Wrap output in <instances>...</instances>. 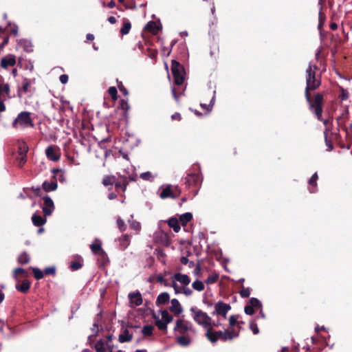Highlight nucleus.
<instances>
[{"instance_id":"1","label":"nucleus","mask_w":352,"mask_h":352,"mask_svg":"<svg viewBox=\"0 0 352 352\" xmlns=\"http://www.w3.org/2000/svg\"><path fill=\"white\" fill-rule=\"evenodd\" d=\"M316 69L317 67L311 64L309 65L306 69L305 98L309 103V109L314 111L319 120H322L323 96L320 94H317L314 101H312L310 94L311 91L316 89L321 84L320 76L316 77Z\"/></svg>"},{"instance_id":"2","label":"nucleus","mask_w":352,"mask_h":352,"mask_svg":"<svg viewBox=\"0 0 352 352\" xmlns=\"http://www.w3.org/2000/svg\"><path fill=\"white\" fill-rule=\"evenodd\" d=\"M190 312L194 321L205 329L206 328H213L221 325V322L219 320H212L207 313L197 307H190Z\"/></svg>"},{"instance_id":"3","label":"nucleus","mask_w":352,"mask_h":352,"mask_svg":"<svg viewBox=\"0 0 352 352\" xmlns=\"http://www.w3.org/2000/svg\"><path fill=\"white\" fill-rule=\"evenodd\" d=\"M12 126L14 128H27L34 126L30 113L28 111L21 112L12 122Z\"/></svg>"},{"instance_id":"4","label":"nucleus","mask_w":352,"mask_h":352,"mask_svg":"<svg viewBox=\"0 0 352 352\" xmlns=\"http://www.w3.org/2000/svg\"><path fill=\"white\" fill-rule=\"evenodd\" d=\"M171 70L175 84L177 85H182L186 74L184 67L179 62L173 60H172Z\"/></svg>"},{"instance_id":"5","label":"nucleus","mask_w":352,"mask_h":352,"mask_svg":"<svg viewBox=\"0 0 352 352\" xmlns=\"http://www.w3.org/2000/svg\"><path fill=\"white\" fill-rule=\"evenodd\" d=\"M10 98V85L4 82L3 78L0 77V112H3L6 110L4 101Z\"/></svg>"},{"instance_id":"6","label":"nucleus","mask_w":352,"mask_h":352,"mask_svg":"<svg viewBox=\"0 0 352 352\" xmlns=\"http://www.w3.org/2000/svg\"><path fill=\"white\" fill-rule=\"evenodd\" d=\"M230 305L224 303L221 301L217 302L214 305V310L212 313V315H217L226 319L228 312L230 310Z\"/></svg>"},{"instance_id":"7","label":"nucleus","mask_w":352,"mask_h":352,"mask_svg":"<svg viewBox=\"0 0 352 352\" xmlns=\"http://www.w3.org/2000/svg\"><path fill=\"white\" fill-rule=\"evenodd\" d=\"M45 155L49 160L57 162L60 157V148L57 146H50L45 149Z\"/></svg>"},{"instance_id":"8","label":"nucleus","mask_w":352,"mask_h":352,"mask_svg":"<svg viewBox=\"0 0 352 352\" xmlns=\"http://www.w3.org/2000/svg\"><path fill=\"white\" fill-rule=\"evenodd\" d=\"M129 306L132 308L140 306L142 304L143 300L140 292H135L129 294Z\"/></svg>"},{"instance_id":"9","label":"nucleus","mask_w":352,"mask_h":352,"mask_svg":"<svg viewBox=\"0 0 352 352\" xmlns=\"http://www.w3.org/2000/svg\"><path fill=\"white\" fill-rule=\"evenodd\" d=\"M43 211L45 216L50 215L54 210V205L52 199L49 196L43 197Z\"/></svg>"},{"instance_id":"10","label":"nucleus","mask_w":352,"mask_h":352,"mask_svg":"<svg viewBox=\"0 0 352 352\" xmlns=\"http://www.w3.org/2000/svg\"><path fill=\"white\" fill-rule=\"evenodd\" d=\"M15 64V56L12 54H8L1 60V67L3 69H8L9 67H13Z\"/></svg>"},{"instance_id":"11","label":"nucleus","mask_w":352,"mask_h":352,"mask_svg":"<svg viewBox=\"0 0 352 352\" xmlns=\"http://www.w3.org/2000/svg\"><path fill=\"white\" fill-rule=\"evenodd\" d=\"M171 280L180 283L182 286H188L190 283V278L188 275L179 272L175 273L171 277Z\"/></svg>"},{"instance_id":"12","label":"nucleus","mask_w":352,"mask_h":352,"mask_svg":"<svg viewBox=\"0 0 352 352\" xmlns=\"http://www.w3.org/2000/svg\"><path fill=\"white\" fill-rule=\"evenodd\" d=\"M213 328H206V336L212 343L216 342L218 339L221 338V331H214Z\"/></svg>"},{"instance_id":"13","label":"nucleus","mask_w":352,"mask_h":352,"mask_svg":"<svg viewBox=\"0 0 352 352\" xmlns=\"http://www.w3.org/2000/svg\"><path fill=\"white\" fill-rule=\"evenodd\" d=\"M192 328V324L183 320H177L176 322L175 329L181 333H184Z\"/></svg>"},{"instance_id":"14","label":"nucleus","mask_w":352,"mask_h":352,"mask_svg":"<svg viewBox=\"0 0 352 352\" xmlns=\"http://www.w3.org/2000/svg\"><path fill=\"white\" fill-rule=\"evenodd\" d=\"M170 311L173 312L175 316H179L183 311V308L180 305L177 299L173 298L171 300V306L170 307Z\"/></svg>"},{"instance_id":"15","label":"nucleus","mask_w":352,"mask_h":352,"mask_svg":"<svg viewBox=\"0 0 352 352\" xmlns=\"http://www.w3.org/2000/svg\"><path fill=\"white\" fill-rule=\"evenodd\" d=\"M160 197L161 199H164L166 198H175L176 196L174 195V192L171 189L170 185H166V186L162 188L161 192L160 193Z\"/></svg>"},{"instance_id":"16","label":"nucleus","mask_w":352,"mask_h":352,"mask_svg":"<svg viewBox=\"0 0 352 352\" xmlns=\"http://www.w3.org/2000/svg\"><path fill=\"white\" fill-rule=\"evenodd\" d=\"M127 179H129V181L135 180V178L133 175H129L128 177L125 175H123L122 176V181L116 184V187L117 188H121L123 191H124L128 184Z\"/></svg>"},{"instance_id":"17","label":"nucleus","mask_w":352,"mask_h":352,"mask_svg":"<svg viewBox=\"0 0 352 352\" xmlns=\"http://www.w3.org/2000/svg\"><path fill=\"white\" fill-rule=\"evenodd\" d=\"M201 181V176L198 173L188 174L186 177V182L189 185H198Z\"/></svg>"},{"instance_id":"18","label":"nucleus","mask_w":352,"mask_h":352,"mask_svg":"<svg viewBox=\"0 0 352 352\" xmlns=\"http://www.w3.org/2000/svg\"><path fill=\"white\" fill-rule=\"evenodd\" d=\"M238 336L239 333L236 332L234 330L224 331H221V339L223 341L231 340L234 338H236Z\"/></svg>"},{"instance_id":"19","label":"nucleus","mask_w":352,"mask_h":352,"mask_svg":"<svg viewBox=\"0 0 352 352\" xmlns=\"http://www.w3.org/2000/svg\"><path fill=\"white\" fill-rule=\"evenodd\" d=\"M318 178V174L317 173H315L308 181V184L309 186V190L311 193L316 192Z\"/></svg>"},{"instance_id":"20","label":"nucleus","mask_w":352,"mask_h":352,"mask_svg":"<svg viewBox=\"0 0 352 352\" xmlns=\"http://www.w3.org/2000/svg\"><path fill=\"white\" fill-rule=\"evenodd\" d=\"M90 248L91 252L96 255L100 252V251H102L103 250L102 248L101 241L98 239H96L95 241L91 244Z\"/></svg>"},{"instance_id":"21","label":"nucleus","mask_w":352,"mask_h":352,"mask_svg":"<svg viewBox=\"0 0 352 352\" xmlns=\"http://www.w3.org/2000/svg\"><path fill=\"white\" fill-rule=\"evenodd\" d=\"M170 296L167 292L161 293L157 298L156 304L157 305H164L168 302Z\"/></svg>"},{"instance_id":"22","label":"nucleus","mask_w":352,"mask_h":352,"mask_svg":"<svg viewBox=\"0 0 352 352\" xmlns=\"http://www.w3.org/2000/svg\"><path fill=\"white\" fill-rule=\"evenodd\" d=\"M118 242L121 249L124 250L128 247V245L130 243L129 236L126 234L122 235L121 237L119 238Z\"/></svg>"},{"instance_id":"23","label":"nucleus","mask_w":352,"mask_h":352,"mask_svg":"<svg viewBox=\"0 0 352 352\" xmlns=\"http://www.w3.org/2000/svg\"><path fill=\"white\" fill-rule=\"evenodd\" d=\"M58 187L57 183L55 182H44L43 183V188L46 192L55 190Z\"/></svg>"},{"instance_id":"24","label":"nucleus","mask_w":352,"mask_h":352,"mask_svg":"<svg viewBox=\"0 0 352 352\" xmlns=\"http://www.w3.org/2000/svg\"><path fill=\"white\" fill-rule=\"evenodd\" d=\"M192 219V214L191 212H186L182 214L179 217V221L182 226H185L189 221Z\"/></svg>"},{"instance_id":"25","label":"nucleus","mask_w":352,"mask_h":352,"mask_svg":"<svg viewBox=\"0 0 352 352\" xmlns=\"http://www.w3.org/2000/svg\"><path fill=\"white\" fill-rule=\"evenodd\" d=\"M32 222L36 226H41L45 223L46 219L36 214H33L32 217Z\"/></svg>"},{"instance_id":"26","label":"nucleus","mask_w":352,"mask_h":352,"mask_svg":"<svg viewBox=\"0 0 352 352\" xmlns=\"http://www.w3.org/2000/svg\"><path fill=\"white\" fill-rule=\"evenodd\" d=\"M168 224L175 232H178L180 230V226L177 219L171 217L168 221Z\"/></svg>"},{"instance_id":"27","label":"nucleus","mask_w":352,"mask_h":352,"mask_svg":"<svg viewBox=\"0 0 352 352\" xmlns=\"http://www.w3.org/2000/svg\"><path fill=\"white\" fill-rule=\"evenodd\" d=\"M132 339V335L129 333L127 329H125L122 333L119 336V341L121 343L129 342Z\"/></svg>"},{"instance_id":"28","label":"nucleus","mask_w":352,"mask_h":352,"mask_svg":"<svg viewBox=\"0 0 352 352\" xmlns=\"http://www.w3.org/2000/svg\"><path fill=\"white\" fill-rule=\"evenodd\" d=\"M146 30L152 32L153 34H157L159 27L154 21H149L145 26Z\"/></svg>"},{"instance_id":"29","label":"nucleus","mask_w":352,"mask_h":352,"mask_svg":"<svg viewBox=\"0 0 352 352\" xmlns=\"http://www.w3.org/2000/svg\"><path fill=\"white\" fill-rule=\"evenodd\" d=\"M106 344V342L100 339L95 344L94 349L96 352H105Z\"/></svg>"},{"instance_id":"30","label":"nucleus","mask_w":352,"mask_h":352,"mask_svg":"<svg viewBox=\"0 0 352 352\" xmlns=\"http://www.w3.org/2000/svg\"><path fill=\"white\" fill-rule=\"evenodd\" d=\"M160 319L164 321V322H166L167 324L170 323L173 319V316L168 312L167 310L160 311Z\"/></svg>"},{"instance_id":"31","label":"nucleus","mask_w":352,"mask_h":352,"mask_svg":"<svg viewBox=\"0 0 352 352\" xmlns=\"http://www.w3.org/2000/svg\"><path fill=\"white\" fill-rule=\"evenodd\" d=\"M30 287V282L27 280H24L22 282L21 285H16V288L17 290H19L23 293H26L29 290Z\"/></svg>"},{"instance_id":"32","label":"nucleus","mask_w":352,"mask_h":352,"mask_svg":"<svg viewBox=\"0 0 352 352\" xmlns=\"http://www.w3.org/2000/svg\"><path fill=\"white\" fill-rule=\"evenodd\" d=\"M154 318L155 320V324L160 330H166L167 329V324L160 319L159 316L154 315Z\"/></svg>"},{"instance_id":"33","label":"nucleus","mask_w":352,"mask_h":352,"mask_svg":"<svg viewBox=\"0 0 352 352\" xmlns=\"http://www.w3.org/2000/svg\"><path fill=\"white\" fill-rule=\"evenodd\" d=\"M140 177L145 181L152 182L154 180L155 175H154L151 172L146 171L140 174Z\"/></svg>"},{"instance_id":"34","label":"nucleus","mask_w":352,"mask_h":352,"mask_svg":"<svg viewBox=\"0 0 352 352\" xmlns=\"http://www.w3.org/2000/svg\"><path fill=\"white\" fill-rule=\"evenodd\" d=\"M248 304L250 305L254 309H261L262 308L261 302H260V300H258L256 298H250Z\"/></svg>"},{"instance_id":"35","label":"nucleus","mask_w":352,"mask_h":352,"mask_svg":"<svg viewBox=\"0 0 352 352\" xmlns=\"http://www.w3.org/2000/svg\"><path fill=\"white\" fill-rule=\"evenodd\" d=\"M177 342L183 346H188L190 343V338L186 336L177 337Z\"/></svg>"},{"instance_id":"36","label":"nucleus","mask_w":352,"mask_h":352,"mask_svg":"<svg viewBox=\"0 0 352 352\" xmlns=\"http://www.w3.org/2000/svg\"><path fill=\"white\" fill-rule=\"evenodd\" d=\"M192 287L195 290H197L198 292L203 291L205 287L204 284L201 280H199L194 281L192 283Z\"/></svg>"},{"instance_id":"37","label":"nucleus","mask_w":352,"mask_h":352,"mask_svg":"<svg viewBox=\"0 0 352 352\" xmlns=\"http://www.w3.org/2000/svg\"><path fill=\"white\" fill-rule=\"evenodd\" d=\"M98 257V260L101 262L102 265H105L108 262V257L106 252L102 250L96 254Z\"/></svg>"},{"instance_id":"38","label":"nucleus","mask_w":352,"mask_h":352,"mask_svg":"<svg viewBox=\"0 0 352 352\" xmlns=\"http://www.w3.org/2000/svg\"><path fill=\"white\" fill-rule=\"evenodd\" d=\"M18 261L21 264L28 263L30 261V256L27 253L23 252L19 256Z\"/></svg>"},{"instance_id":"39","label":"nucleus","mask_w":352,"mask_h":352,"mask_svg":"<svg viewBox=\"0 0 352 352\" xmlns=\"http://www.w3.org/2000/svg\"><path fill=\"white\" fill-rule=\"evenodd\" d=\"M28 146L25 142H21L19 146V155H26L28 151Z\"/></svg>"},{"instance_id":"40","label":"nucleus","mask_w":352,"mask_h":352,"mask_svg":"<svg viewBox=\"0 0 352 352\" xmlns=\"http://www.w3.org/2000/svg\"><path fill=\"white\" fill-rule=\"evenodd\" d=\"M130 224V228L134 230L137 233H138L141 230V225L139 222L135 221H129Z\"/></svg>"},{"instance_id":"41","label":"nucleus","mask_w":352,"mask_h":352,"mask_svg":"<svg viewBox=\"0 0 352 352\" xmlns=\"http://www.w3.org/2000/svg\"><path fill=\"white\" fill-rule=\"evenodd\" d=\"M131 28V23L129 21L125 22L123 24V26L120 30L121 34L123 35L127 34L129 32Z\"/></svg>"},{"instance_id":"42","label":"nucleus","mask_w":352,"mask_h":352,"mask_svg":"<svg viewBox=\"0 0 352 352\" xmlns=\"http://www.w3.org/2000/svg\"><path fill=\"white\" fill-rule=\"evenodd\" d=\"M153 327L152 325H146L142 328V332L145 336H151L153 333Z\"/></svg>"},{"instance_id":"43","label":"nucleus","mask_w":352,"mask_h":352,"mask_svg":"<svg viewBox=\"0 0 352 352\" xmlns=\"http://www.w3.org/2000/svg\"><path fill=\"white\" fill-rule=\"evenodd\" d=\"M172 280L171 287L173 288L175 293L176 294H182V286L179 285L177 283V282L175 281L174 280Z\"/></svg>"},{"instance_id":"44","label":"nucleus","mask_w":352,"mask_h":352,"mask_svg":"<svg viewBox=\"0 0 352 352\" xmlns=\"http://www.w3.org/2000/svg\"><path fill=\"white\" fill-rule=\"evenodd\" d=\"M33 274L36 279L39 280L43 277V272L38 268H32Z\"/></svg>"},{"instance_id":"45","label":"nucleus","mask_w":352,"mask_h":352,"mask_svg":"<svg viewBox=\"0 0 352 352\" xmlns=\"http://www.w3.org/2000/svg\"><path fill=\"white\" fill-rule=\"evenodd\" d=\"M214 101H215V96L214 95L213 97L212 98L211 100H210V102L209 105H207L206 104H201L200 105L202 107V109H207L208 111H211V110L212 109V107H213V105L214 104Z\"/></svg>"},{"instance_id":"46","label":"nucleus","mask_w":352,"mask_h":352,"mask_svg":"<svg viewBox=\"0 0 352 352\" xmlns=\"http://www.w3.org/2000/svg\"><path fill=\"white\" fill-rule=\"evenodd\" d=\"M26 272L24 269L21 267L16 268L14 271V277L17 279L18 275H21V276H25Z\"/></svg>"},{"instance_id":"47","label":"nucleus","mask_w":352,"mask_h":352,"mask_svg":"<svg viewBox=\"0 0 352 352\" xmlns=\"http://www.w3.org/2000/svg\"><path fill=\"white\" fill-rule=\"evenodd\" d=\"M219 276L217 274H210L206 279V283L208 284H212L217 282L218 280Z\"/></svg>"},{"instance_id":"48","label":"nucleus","mask_w":352,"mask_h":352,"mask_svg":"<svg viewBox=\"0 0 352 352\" xmlns=\"http://www.w3.org/2000/svg\"><path fill=\"white\" fill-rule=\"evenodd\" d=\"M99 331V327H98V320L96 321L94 324V327L92 328V331L93 333H94V336H96L98 332ZM94 336V335H91L89 336L88 338V340L89 342L91 343V342L92 341V337Z\"/></svg>"},{"instance_id":"49","label":"nucleus","mask_w":352,"mask_h":352,"mask_svg":"<svg viewBox=\"0 0 352 352\" xmlns=\"http://www.w3.org/2000/svg\"><path fill=\"white\" fill-rule=\"evenodd\" d=\"M22 43L26 52H30L33 51V47L30 41L25 40L22 41Z\"/></svg>"},{"instance_id":"50","label":"nucleus","mask_w":352,"mask_h":352,"mask_svg":"<svg viewBox=\"0 0 352 352\" xmlns=\"http://www.w3.org/2000/svg\"><path fill=\"white\" fill-rule=\"evenodd\" d=\"M82 267V264L78 261H72L70 264V268L72 270H78Z\"/></svg>"},{"instance_id":"51","label":"nucleus","mask_w":352,"mask_h":352,"mask_svg":"<svg viewBox=\"0 0 352 352\" xmlns=\"http://www.w3.org/2000/svg\"><path fill=\"white\" fill-rule=\"evenodd\" d=\"M114 181V177L107 176L103 179L102 183L104 186H109L113 184Z\"/></svg>"},{"instance_id":"52","label":"nucleus","mask_w":352,"mask_h":352,"mask_svg":"<svg viewBox=\"0 0 352 352\" xmlns=\"http://www.w3.org/2000/svg\"><path fill=\"white\" fill-rule=\"evenodd\" d=\"M240 295L243 298H248L250 295V289L248 287H243L240 292Z\"/></svg>"},{"instance_id":"53","label":"nucleus","mask_w":352,"mask_h":352,"mask_svg":"<svg viewBox=\"0 0 352 352\" xmlns=\"http://www.w3.org/2000/svg\"><path fill=\"white\" fill-rule=\"evenodd\" d=\"M117 226L120 231H124L126 230L125 223L120 217H118L117 219Z\"/></svg>"},{"instance_id":"54","label":"nucleus","mask_w":352,"mask_h":352,"mask_svg":"<svg viewBox=\"0 0 352 352\" xmlns=\"http://www.w3.org/2000/svg\"><path fill=\"white\" fill-rule=\"evenodd\" d=\"M26 155H19V157L17 158L19 166H22L26 162Z\"/></svg>"},{"instance_id":"55","label":"nucleus","mask_w":352,"mask_h":352,"mask_svg":"<svg viewBox=\"0 0 352 352\" xmlns=\"http://www.w3.org/2000/svg\"><path fill=\"white\" fill-rule=\"evenodd\" d=\"M108 93L112 97L113 99L117 98V89L115 87H111L108 89Z\"/></svg>"},{"instance_id":"56","label":"nucleus","mask_w":352,"mask_h":352,"mask_svg":"<svg viewBox=\"0 0 352 352\" xmlns=\"http://www.w3.org/2000/svg\"><path fill=\"white\" fill-rule=\"evenodd\" d=\"M250 328L254 334H258L259 332V329L257 327V324L254 321H252L250 324Z\"/></svg>"},{"instance_id":"57","label":"nucleus","mask_w":352,"mask_h":352,"mask_svg":"<svg viewBox=\"0 0 352 352\" xmlns=\"http://www.w3.org/2000/svg\"><path fill=\"white\" fill-rule=\"evenodd\" d=\"M182 294H184L186 296H190L192 295V291L187 286H182Z\"/></svg>"},{"instance_id":"58","label":"nucleus","mask_w":352,"mask_h":352,"mask_svg":"<svg viewBox=\"0 0 352 352\" xmlns=\"http://www.w3.org/2000/svg\"><path fill=\"white\" fill-rule=\"evenodd\" d=\"M244 311L247 315H252L254 314V308L252 307L250 305H247L245 307Z\"/></svg>"},{"instance_id":"59","label":"nucleus","mask_w":352,"mask_h":352,"mask_svg":"<svg viewBox=\"0 0 352 352\" xmlns=\"http://www.w3.org/2000/svg\"><path fill=\"white\" fill-rule=\"evenodd\" d=\"M30 86V81H29L28 80L25 79V80H24V82H23L22 89H23V90L24 91H25V92H26V91H28V89H29Z\"/></svg>"},{"instance_id":"60","label":"nucleus","mask_w":352,"mask_h":352,"mask_svg":"<svg viewBox=\"0 0 352 352\" xmlns=\"http://www.w3.org/2000/svg\"><path fill=\"white\" fill-rule=\"evenodd\" d=\"M59 80L62 84H66L68 82V76L66 74H62L60 76Z\"/></svg>"},{"instance_id":"61","label":"nucleus","mask_w":352,"mask_h":352,"mask_svg":"<svg viewBox=\"0 0 352 352\" xmlns=\"http://www.w3.org/2000/svg\"><path fill=\"white\" fill-rule=\"evenodd\" d=\"M121 106L122 109L125 110L126 111H127L130 109V105L129 104V103L124 100L121 101Z\"/></svg>"},{"instance_id":"62","label":"nucleus","mask_w":352,"mask_h":352,"mask_svg":"<svg viewBox=\"0 0 352 352\" xmlns=\"http://www.w3.org/2000/svg\"><path fill=\"white\" fill-rule=\"evenodd\" d=\"M55 270L54 267H48L45 269V273L46 274H54L55 273Z\"/></svg>"},{"instance_id":"63","label":"nucleus","mask_w":352,"mask_h":352,"mask_svg":"<svg viewBox=\"0 0 352 352\" xmlns=\"http://www.w3.org/2000/svg\"><path fill=\"white\" fill-rule=\"evenodd\" d=\"M10 33L14 36H16L18 33V26L16 25H13V26L10 29Z\"/></svg>"},{"instance_id":"64","label":"nucleus","mask_w":352,"mask_h":352,"mask_svg":"<svg viewBox=\"0 0 352 352\" xmlns=\"http://www.w3.org/2000/svg\"><path fill=\"white\" fill-rule=\"evenodd\" d=\"M236 317L235 316H232L230 317L229 322L231 326H234L236 323Z\"/></svg>"}]
</instances>
